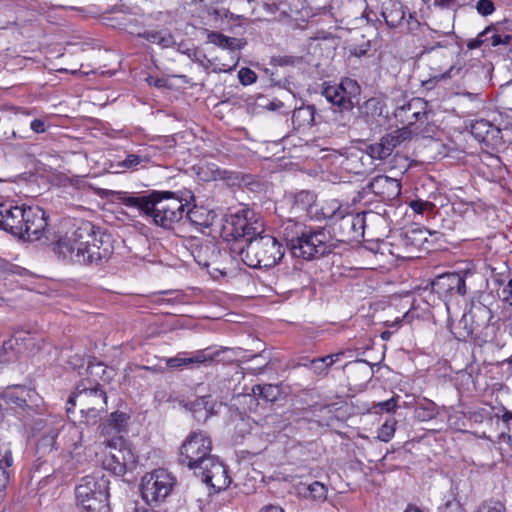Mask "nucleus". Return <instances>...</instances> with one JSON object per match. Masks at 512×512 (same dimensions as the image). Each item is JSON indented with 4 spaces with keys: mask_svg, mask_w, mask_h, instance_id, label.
Here are the masks:
<instances>
[{
    "mask_svg": "<svg viewBox=\"0 0 512 512\" xmlns=\"http://www.w3.org/2000/svg\"><path fill=\"white\" fill-rule=\"evenodd\" d=\"M224 230L233 238L230 253L250 268H270L284 256L283 245L274 236L264 234L263 223L249 209L230 214Z\"/></svg>",
    "mask_w": 512,
    "mask_h": 512,
    "instance_id": "f257e3e1",
    "label": "nucleus"
},
{
    "mask_svg": "<svg viewBox=\"0 0 512 512\" xmlns=\"http://www.w3.org/2000/svg\"><path fill=\"white\" fill-rule=\"evenodd\" d=\"M111 195L124 206L136 209L164 229H173L184 218L187 206L170 191H152L147 194L111 191Z\"/></svg>",
    "mask_w": 512,
    "mask_h": 512,
    "instance_id": "f03ea898",
    "label": "nucleus"
},
{
    "mask_svg": "<svg viewBox=\"0 0 512 512\" xmlns=\"http://www.w3.org/2000/svg\"><path fill=\"white\" fill-rule=\"evenodd\" d=\"M54 251L63 260L79 265H98L110 255L109 247L103 246L95 227L84 220L75 221L57 241Z\"/></svg>",
    "mask_w": 512,
    "mask_h": 512,
    "instance_id": "7ed1b4c3",
    "label": "nucleus"
},
{
    "mask_svg": "<svg viewBox=\"0 0 512 512\" xmlns=\"http://www.w3.org/2000/svg\"><path fill=\"white\" fill-rule=\"evenodd\" d=\"M0 229L29 241L48 238V215L39 206L0 203Z\"/></svg>",
    "mask_w": 512,
    "mask_h": 512,
    "instance_id": "20e7f679",
    "label": "nucleus"
},
{
    "mask_svg": "<svg viewBox=\"0 0 512 512\" xmlns=\"http://www.w3.org/2000/svg\"><path fill=\"white\" fill-rule=\"evenodd\" d=\"M431 43H427L423 48V55L428 57L429 68L433 72L432 77L424 82V85L431 87L432 84L451 79L461 74L462 67L451 65L443 71V65L439 63V57L443 58L444 64L452 62L455 54V39L453 32H439L432 30L430 34Z\"/></svg>",
    "mask_w": 512,
    "mask_h": 512,
    "instance_id": "39448f33",
    "label": "nucleus"
},
{
    "mask_svg": "<svg viewBox=\"0 0 512 512\" xmlns=\"http://www.w3.org/2000/svg\"><path fill=\"white\" fill-rule=\"evenodd\" d=\"M76 406L80 409L81 422L86 425L96 424L107 411V394L100 384L92 385L89 381H82L67 400V413H72Z\"/></svg>",
    "mask_w": 512,
    "mask_h": 512,
    "instance_id": "423d86ee",
    "label": "nucleus"
},
{
    "mask_svg": "<svg viewBox=\"0 0 512 512\" xmlns=\"http://www.w3.org/2000/svg\"><path fill=\"white\" fill-rule=\"evenodd\" d=\"M82 512H109V480L104 475H88L75 488Z\"/></svg>",
    "mask_w": 512,
    "mask_h": 512,
    "instance_id": "0eeeda50",
    "label": "nucleus"
},
{
    "mask_svg": "<svg viewBox=\"0 0 512 512\" xmlns=\"http://www.w3.org/2000/svg\"><path fill=\"white\" fill-rule=\"evenodd\" d=\"M102 449L101 464L105 470L116 476H123L136 467L137 458L132 449L120 435L105 440Z\"/></svg>",
    "mask_w": 512,
    "mask_h": 512,
    "instance_id": "6e6552de",
    "label": "nucleus"
},
{
    "mask_svg": "<svg viewBox=\"0 0 512 512\" xmlns=\"http://www.w3.org/2000/svg\"><path fill=\"white\" fill-rule=\"evenodd\" d=\"M299 243L293 246L291 254L296 258L314 260L331 253L337 244L329 231L325 228L314 229L307 227L303 234H300Z\"/></svg>",
    "mask_w": 512,
    "mask_h": 512,
    "instance_id": "1a4fd4ad",
    "label": "nucleus"
},
{
    "mask_svg": "<svg viewBox=\"0 0 512 512\" xmlns=\"http://www.w3.org/2000/svg\"><path fill=\"white\" fill-rule=\"evenodd\" d=\"M176 478L164 468L146 473L141 479L140 492L150 506H158L172 493Z\"/></svg>",
    "mask_w": 512,
    "mask_h": 512,
    "instance_id": "9d476101",
    "label": "nucleus"
},
{
    "mask_svg": "<svg viewBox=\"0 0 512 512\" xmlns=\"http://www.w3.org/2000/svg\"><path fill=\"white\" fill-rule=\"evenodd\" d=\"M212 440L203 430L192 431L180 447L179 463L193 471L213 455Z\"/></svg>",
    "mask_w": 512,
    "mask_h": 512,
    "instance_id": "9b49d317",
    "label": "nucleus"
},
{
    "mask_svg": "<svg viewBox=\"0 0 512 512\" xmlns=\"http://www.w3.org/2000/svg\"><path fill=\"white\" fill-rule=\"evenodd\" d=\"M1 398L11 410L22 418L33 416L42 405L40 395L34 389L22 385L6 388L2 392Z\"/></svg>",
    "mask_w": 512,
    "mask_h": 512,
    "instance_id": "f8f14e48",
    "label": "nucleus"
},
{
    "mask_svg": "<svg viewBox=\"0 0 512 512\" xmlns=\"http://www.w3.org/2000/svg\"><path fill=\"white\" fill-rule=\"evenodd\" d=\"M331 206L333 211L331 213L325 211L324 218L331 220H341V227L348 230L347 234L349 239H357L359 237H363L368 221L371 223L378 221L383 222V219L378 214L372 212L357 213L355 215L348 214L346 208H343L337 200H333L331 202Z\"/></svg>",
    "mask_w": 512,
    "mask_h": 512,
    "instance_id": "ddd939ff",
    "label": "nucleus"
},
{
    "mask_svg": "<svg viewBox=\"0 0 512 512\" xmlns=\"http://www.w3.org/2000/svg\"><path fill=\"white\" fill-rule=\"evenodd\" d=\"M468 275H472L469 269L439 275L431 283L432 291L447 305L453 297L466 295Z\"/></svg>",
    "mask_w": 512,
    "mask_h": 512,
    "instance_id": "4468645a",
    "label": "nucleus"
},
{
    "mask_svg": "<svg viewBox=\"0 0 512 512\" xmlns=\"http://www.w3.org/2000/svg\"><path fill=\"white\" fill-rule=\"evenodd\" d=\"M359 93L360 86L351 78H344L336 85L325 84L322 89V95L340 111L352 110L355 106V98Z\"/></svg>",
    "mask_w": 512,
    "mask_h": 512,
    "instance_id": "2eb2a0df",
    "label": "nucleus"
},
{
    "mask_svg": "<svg viewBox=\"0 0 512 512\" xmlns=\"http://www.w3.org/2000/svg\"><path fill=\"white\" fill-rule=\"evenodd\" d=\"M493 318L491 309L482 304H473L470 309V315H463L455 326L453 332L455 338L459 341L476 339L474 332L477 327L488 324Z\"/></svg>",
    "mask_w": 512,
    "mask_h": 512,
    "instance_id": "dca6fc26",
    "label": "nucleus"
},
{
    "mask_svg": "<svg viewBox=\"0 0 512 512\" xmlns=\"http://www.w3.org/2000/svg\"><path fill=\"white\" fill-rule=\"evenodd\" d=\"M194 474L201 477L202 481L215 492L226 489L231 478L228 476L226 466L216 456H212L194 471Z\"/></svg>",
    "mask_w": 512,
    "mask_h": 512,
    "instance_id": "f3484780",
    "label": "nucleus"
},
{
    "mask_svg": "<svg viewBox=\"0 0 512 512\" xmlns=\"http://www.w3.org/2000/svg\"><path fill=\"white\" fill-rule=\"evenodd\" d=\"M160 149L157 146H140L135 152L126 153L124 159L110 164L114 173L125 171H137L145 169L159 155Z\"/></svg>",
    "mask_w": 512,
    "mask_h": 512,
    "instance_id": "a211bd4d",
    "label": "nucleus"
},
{
    "mask_svg": "<svg viewBox=\"0 0 512 512\" xmlns=\"http://www.w3.org/2000/svg\"><path fill=\"white\" fill-rule=\"evenodd\" d=\"M395 118L404 126L423 124L428 121L427 102L422 98L414 97L403 105L397 106Z\"/></svg>",
    "mask_w": 512,
    "mask_h": 512,
    "instance_id": "6ab92c4d",
    "label": "nucleus"
},
{
    "mask_svg": "<svg viewBox=\"0 0 512 512\" xmlns=\"http://www.w3.org/2000/svg\"><path fill=\"white\" fill-rule=\"evenodd\" d=\"M426 240L424 231L420 229L400 233L392 243L394 250L391 253L398 258H412Z\"/></svg>",
    "mask_w": 512,
    "mask_h": 512,
    "instance_id": "aec40b11",
    "label": "nucleus"
},
{
    "mask_svg": "<svg viewBox=\"0 0 512 512\" xmlns=\"http://www.w3.org/2000/svg\"><path fill=\"white\" fill-rule=\"evenodd\" d=\"M402 142V137L398 131L386 134L380 138L378 142L369 144L365 148L366 156L362 155L357 157L361 162L364 158L366 160H385L388 158L394 149Z\"/></svg>",
    "mask_w": 512,
    "mask_h": 512,
    "instance_id": "412c9836",
    "label": "nucleus"
},
{
    "mask_svg": "<svg viewBox=\"0 0 512 512\" xmlns=\"http://www.w3.org/2000/svg\"><path fill=\"white\" fill-rule=\"evenodd\" d=\"M221 352H223L221 349L212 350V348H206L203 350H198L191 355L188 353H179L175 357L168 358L166 360V365L169 368H180L193 364L207 366L212 364L218 358Z\"/></svg>",
    "mask_w": 512,
    "mask_h": 512,
    "instance_id": "4be33fe9",
    "label": "nucleus"
},
{
    "mask_svg": "<svg viewBox=\"0 0 512 512\" xmlns=\"http://www.w3.org/2000/svg\"><path fill=\"white\" fill-rule=\"evenodd\" d=\"M366 189L383 200L391 201L401 194V183L395 178L378 175L367 184Z\"/></svg>",
    "mask_w": 512,
    "mask_h": 512,
    "instance_id": "5701e85b",
    "label": "nucleus"
},
{
    "mask_svg": "<svg viewBox=\"0 0 512 512\" xmlns=\"http://www.w3.org/2000/svg\"><path fill=\"white\" fill-rule=\"evenodd\" d=\"M471 133L477 140L487 143L496 142L502 138L500 128L485 119L476 120L472 123Z\"/></svg>",
    "mask_w": 512,
    "mask_h": 512,
    "instance_id": "b1692460",
    "label": "nucleus"
},
{
    "mask_svg": "<svg viewBox=\"0 0 512 512\" xmlns=\"http://www.w3.org/2000/svg\"><path fill=\"white\" fill-rule=\"evenodd\" d=\"M184 216L196 228H208L214 223L215 213L203 206H194L185 210Z\"/></svg>",
    "mask_w": 512,
    "mask_h": 512,
    "instance_id": "393cba45",
    "label": "nucleus"
},
{
    "mask_svg": "<svg viewBox=\"0 0 512 512\" xmlns=\"http://www.w3.org/2000/svg\"><path fill=\"white\" fill-rule=\"evenodd\" d=\"M207 42L232 52L241 50L246 45V41L243 39L229 37L217 31L208 32Z\"/></svg>",
    "mask_w": 512,
    "mask_h": 512,
    "instance_id": "a878e982",
    "label": "nucleus"
},
{
    "mask_svg": "<svg viewBox=\"0 0 512 512\" xmlns=\"http://www.w3.org/2000/svg\"><path fill=\"white\" fill-rule=\"evenodd\" d=\"M307 226L303 223L294 221L292 219L286 220L281 226V233L286 241V244L292 252L293 246H296L300 240V234L306 231Z\"/></svg>",
    "mask_w": 512,
    "mask_h": 512,
    "instance_id": "bb28decb",
    "label": "nucleus"
},
{
    "mask_svg": "<svg viewBox=\"0 0 512 512\" xmlns=\"http://www.w3.org/2000/svg\"><path fill=\"white\" fill-rule=\"evenodd\" d=\"M65 448L72 458H78L83 453V432L76 426H70L65 435Z\"/></svg>",
    "mask_w": 512,
    "mask_h": 512,
    "instance_id": "cd10ccee",
    "label": "nucleus"
},
{
    "mask_svg": "<svg viewBox=\"0 0 512 512\" xmlns=\"http://www.w3.org/2000/svg\"><path fill=\"white\" fill-rule=\"evenodd\" d=\"M190 250L191 255L198 265L208 267L215 247L211 242L197 240L191 244Z\"/></svg>",
    "mask_w": 512,
    "mask_h": 512,
    "instance_id": "c85d7f7f",
    "label": "nucleus"
},
{
    "mask_svg": "<svg viewBox=\"0 0 512 512\" xmlns=\"http://www.w3.org/2000/svg\"><path fill=\"white\" fill-rule=\"evenodd\" d=\"M190 411L199 423H204L214 414L211 396H202L190 404Z\"/></svg>",
    "mask_w": 512,
    "mask_h": 512,
    "instance_id": "c756f323",
    "label": "nucleus"
},
{
    "mask_svg": "<svg viewBox=\"0 0 512 512\" xmlns=\"http://www.w3.org/2000/svg\"><path fill=\"white\" fill-rule=\"evenodd\" d=\"M36 345L34 338L30 335V333L25 331L16 332L10 339L6 340L2 344V348L6 350H14L15 346H17V350L21 351V349L32 351L34 346Z\"/></svg>",
    "mask_w": 512,
    "mask_h": 512,
    "instance_id": "7c9ffc66",
    "label": "nucleus"
},
{
    "mask_svg": "<svg viewBox=\"0 0 512 512\" xmlns=\"http://www.w3.org/2000/svg\"><path fill=\"white\" fill-rule=\"evenodd\" d=\"M328 488L319 481H314L308 485L303 484L300 488V494L313 502L322 503L327 499Z\"/></svg>",
    "mask_w": 512,
    "mask_h": 512,
    "instance_id": "2f4dec72",
    "label": "nucleus"
},
{
    "mask_svg": "<svg viewBox=\"0 0 512 512\" xmlns=\"http://www.w3.org/2000/svg\"><path fill=\"white\" fill-rule=\"evenodd\" d=\"M405 7L401 3H395L391 8H386L382 16L386 24L392 28L398 27L405 19Z\"/></svg>",
    "mask_w": 512,
    "mask_h": 512,
    "instance_id": "473e14b6",
    "label": "nucleus"
},
{
    "mask_svg": "<svg viewBox=\"0 0 512 512\" xmlns=\"http://www.w3.org/2000/svg\"><path fill=\"white\" fill-rule=\"evenodd\" d=\"M58 435V429L49 428L45 435H43L37 442L36 453L43 457L44 455L52 452L55 449L56 438Z\"/></svg>",
    "mask_w": 512,
    "mask_h": 512,
    "instance_id": "72a5a7b5",
    "label": "nucleus"
},
{
    "mask_svg": "<svg viewBox=\"0 0 512 512\" xmlns=\"http://www.w3.org/2000/svg\"><path fill=\"white\" fill-rule=\"evenodd\" d=\"M128 416L123 412H113L104 427L107 434H119L125 430L127 425Z\"/></svg>",
    "mask_w": 512,
    "mask_h": 512,
    "instance_id": "f704fd0d",
    "label": "nucleus"
},
{
    "mask_svg": "<svg viewBox=\"0 0 512 512\" xmlns=\"http://www.w3.org/2000/svg\"><path fill=\"white\" fill-rule=\"evenodd\" d=\"M316 201V195L307 190H302L295 195L294 198V209L303 212H311V209Z\"/></svg>",
    "mask_w": 512,
    "mask_h": 512,
    "instance_id": "c9c22d12",
    "label": "nucleus"
},
{
    "mask_svg": "<svg viewBox=\"0 0 512 512\" xmlns=\"http://www.w3.org/2000/svg\"><path fill=\"white\" fill-rule=\"evenodd\" d=\"M285 0H258L259 7L264 11L263 18L266 20L275 19L276 14L280 12L285 14L282 10Z\"/></svg>",
    "mask_w": 512,
    "mask_h": 512,
    "instance_id": "e433bc0d",
    "label": "nucleus"
},
{
    "mask_svg": "<svg viewBox=\"0 0 512 512\" xmlns=\"http://www.w3.org/2000/svg\"><path fill=\"white\" fill-rule=\"evenodd\" d=\"M252 392L255 396H258L265 401L274 402L278 398L279 388L272 384H258L253 386Z\"/></svg>",
    "mask_w": 512,
    "mask_h": 512,
    "instance_id": "4c0bfd02",
    "label": "nucleus"
},
{
    "mask_svg": "<svg viewBox=\"0 0 512 512\" xmlns=\"http://www.w3.org/2000/svg\"><path fill=\"white\" fill-rule=\"evenodd\" d=\"M292 121L299 127L312 125L314 122V109L311 106L296 109L293 112Z\"/></svg>",
    "mask_w": 512,
    "mask_h": 512,
    "instance_id": "58836bf2",
    "label": "nucleus"
},
{
    "mask_svg": "<svg viewBox=\"0 0 512 512\" xmlns=\"http://www.w3.org/2000/svg\"><path fill=\"white\" fill-rule=\"evenodd\" d=\"M437 408L432 401L420 403L415 408V417L419 421H429L437 415Z\"/></svg>",
    "mask_w": 512,
    "mask_h": 512,
    "instance_id": "ea45409f",
    "label": "nucleus"
},
{
    "mask_svg": "<svg viewBox=\"0 0 512 512\" xmlns=\"http://www.w3.org/2000/svg\"><path fill=\"white\" fill-rule=\"evenodd\" d=\"M140 36L151 43H156L163 47L169 46L172 42V37L170 35H163L160 31H145L144 33L140 34Z\"/></svg>",
    "mask_w": 512,
    "mask_h": 512,
    "instance_id": "a19ab883",
    "label": "nucleus"
},
{
    "mask_svg": "<svg viewBox=\"0 0 512 512\" xmlns=\"http://www.w3.org/2000/svg\"><path fill=\"white\" fill-rule=\"evenodd\" d=\"M395 425L394 419L386 420L378 430V439L383 442L390 441L395 433Z\"/></svg>",
    "mask_w": 512,
    "mask_h": 512,
    "instance_id": "79ce46f5",
    "label": "nucleus"
},
{
    "mask_svg": "<svg viewBox=\"0 0 512 512\" xmlns=\"http://www.w3.org/2000/svg\"><path fill=\"white\" fill-rule=\"evenodd\" d=\"M474 512H507L501 501L489 500L483 502Z\"/></svg>",
    "mask_w": 512,
    "mask_h": 512,
    "instance_id": "37998d69",
    "label": "nucleus"
},
{
    "mask_svg": "<svg viewBox=\"0 0 512 512\" xmlns=\"http://www.w3.org/2000/svg\"><path fill=\"white\" fill-rule=\"evenodd\" d=\"M364 112L371 117L380 116L382 114L381 102L376 98L368 99L364 103Z\"/></svg>",
    "mask_w": 512,
    "mask_h": 512,
    "instance_id": "c03bdc74",
    "label": "nucleus"
},
{
    "mask_svg": "<svg viewBox=\"0 0 512 512\" xmlns=\"http://www.w3.org/2000/svg\"><path fill=\"white\" fill-rule=\"evenodd\" d=\"M238 79L242 85L247 86L256 82L257 75L250 68L244 67L239 70Z\"/></svg>",
    "mask_w": 512,
    "mask_h": 512,
    "instance_id": "a18cd8bd",
    "label": "nucleus"
},
{
    "mask_svg": "<svg viewBox=\"0 0 512 512\" xmlns=\"http://www.w3.org/2000/svg\"><path fill=\"white\" fill-rule=\"evenodd\" d=\"M409 207L418 214H423L425 211H431L434 208V204L428 201L420 199L412 200L409 203Z\"/></svg>",
    "mask_w": 512,
    "mask_h": 512,
    "instance_id": "49530a36",
    "label": "nucleus"
},
{
    "mask_svg": "<svg viewBox=\"0 0 512 512\" xmlns=\"http://www.w3.org/2000/svg\"><path fill=\"white\" fill-rule=\"evenodd\" d=\"M475 8L482 16L491 15L495 11V5L492 0H479Z\"/></svg>",
    "mask_w": 512,
    "mask_h": 512,
    "instance_id": "de8ad7c7",
    "label": "nucleus"
},
{
    "mask_svg": "<svg viewBox=\"0 0 512 512\" xmlns=\"http://www.w3.org/2000/svg\"><path fill=\"white\" fill-rule=\"evenodd\" d=\"M309 367L318 375H325L328 373V368L326 367L325 360H323L322 357L311 360Z\"/></svg>",
    "mask_w": 512,
    "mask_h": 512,
    "instance_id": "09e8293b",
    "label": "nucleus"
},
{
    "mask_svg": "<svg viewBox=\"0 0 512 512\" xmlns=\"http://www.w3.org/2000/svg\"><path fill=\"white\" fill-rule=\"evenodd\" d=\"M490 30L492 32H490L491 36L490 37L488 36V40L491 41V46L495 47L500 44H508L512 39L511 35L506 34V35L502 36L500 34H497L494 29H490Z\"/></svg>",
    "mask_w": 512,
    "mask_h": 512,
    "instance_id": "8fccbe9b",
    "label": "nucleus"
},
{
    "mask_svg": "<svg viewBox=\"0 0 512 512\" xmlns=\"http://www.w3.org/2000/svg\"><path fill=\"white\" fill-rule=\"evenodd\" d=\"M490 32H492L490 28L486 29L485 31L480 33L477 38L471 40L467 44V47L471 50L479 48L484 42L488 41V35H490Z\"/></svg>",
    "mask_w": 512,
    "mask_h": 512,
    "instance_id": "3c124183",
    "label": "nucleus"
},
{
    "mask_svg": "<svg viewBox=\"0 0 512 512\" xmlns=\"http://www.w3.org/2000/svg\"><path fill=\"white\" fill-rule=\"evenodd\" d=\"M499 297L509 305H512V279L501 289Z\"/></svg>",
    "mask_w": 512,
    "mask_h": 512,
    "instance_id": "603ef678",
    "label": "nucleus"
},
{
    "mask_svg": "<svg viewBox=\"0 0 512 512\" xmlns=\"http://www.w3.org/2000/svg\"><path fill=\"white\" fill-rule=\"evenodd\" d=\"M273 61L279 66L295 65L301 61V58L294 56H279L274 58Z\"/></svg>",
    "mask_w": 512,
    "mask_h": 512,
    "instance_id": "864d4df0",
    "label": "nucleus"
},
{
    "mask_svg": "<svg viewBox=\"0 0 512 512\" xmlns=\"http://www.w3.org/2000/svg\"><path fill=\"white\" fill-rule=\"evenodd\" d=\"M397 406V401L395 398H390L386 401L377 403L374 407H379L381 411H385L387 413L395 410Z\"/></svg>",
    "mask_w": 512,
    "mask_h": 512,
    "instance_id": "5fc2aeb1",
    "label": "nucleus"
},
{
    "mask_svg": "<svg viewBox=\"0 0 512 512\" xmlns=\"http://www.w3.org/2000/svg\"><path fill=\"white\" fill-rule=\"evenodd\" d=\"M30 128L37 134L44 133L46 131V122L40 118L33 119L30 122Z\"/></svg>",
    "mask_w": 512,
    "mask_h": 512,
    "instance_id": "6e6d98bb",
    "label": "nucleus"
},
{
    "mask_svg": "<svg viewBox=\"0 0 512 512\" xmlns=\"http://www.w3.org/2000/svg\"><path fill=\"white\" fill-rule=\"evenodd\" d=\"M500 411L502 412V415L499 416L496 414L495 417L501 419V421L505 424L506 429L510 430L509 423L512 422V411L508 410L505 406H502Z\"/></svg>",
    "mask_w": 512,
    "mask_h": 512,
    "instance_id": "4d7b16f0",
    "label": "nucleus"
},
{
    "mask_svg": "<svg viewBox=\"0 0 512 512\" xmlns=\"http://www.w3.org/2000/svg\"><path fill=\"white\" fill-rule=\"evenodd\" d=\"M10 480V471L0 464V491L6 488Z\"/></svg>",
    "mask_w": 512,
    "mask_h": 512,
    "instance_id": "13d9d810",
    "label": "nucleus"
},
{
    "mask_svg": "<svg viewBox=\"0 0 512 512\" xmlns=\"http://www.w3.org/2000/svg\"><path fill=\"white\" fill-rule=\"evenodd\" d=\"M0 464H2L6 470L10 468L13 464V457L10 450H5L4 454L2 455V458L0 459Z\"/></svg>",
    "mask_w": 512,
    "mask_h": 512,
    "instance_id": "bf43d9fd",
    "label": "nucleus"
},
{
    "mask_svg": "<svg viewBox=\"0 0 512 512\" xmlns=\"http://www.w3.org/2000/svg\"><path fill=\"white\" fill-rule=\"evenodd\" d=\"M343 356V352L331 354L322 357L323 360H325L326 367L329 369L334 363L340 360V358Z\"/></svg>",
    "mask_w": 512,
    "mask_h": 512,
    "instance_id": "052dcab7",
    "label": "nucleus"
},
{
    "mask_svg": "<svg viewBox=\"0 0 512 512\" xmlns=\"http://www.w3.org/2000/svg\"><path fill=\"white\" fill-rule=\"evenodd\" d=\"M0 348H2V345H0ZM14 356L13 350H4L0 349V363H5L11 360V358Z\"/></svg>",
    "mask_w": 512,
    "mask_h": 512,
    "instance_id": "680f3d73",
    "label": "nucleus"
},
{
    "mask_svg": "<svg viewBox=\"0 0 512 512\" xmlns=\"http://www.w3.org/2000/svg\"><path fill=\"white\" fill-rule=\"evenodd\" d=\"M458 503L454 500H448L442 507H440L441 512H451V508H458Z\"/></svg>",
    "mask_w": 512,
    "mask_h": 512,
    "instance_id": "e2e57ef3",
    "label": "nucleus"
},
{
    "mask_svg": "<svg viewBox=\"0 0 512 512\" xmlns=\"http://www.w3.org/2000/svg\"><path fill=\"white\" fill-rule=\"evenodd\" d=\"M259 512H284V510L280 506L268 504L261 508Z\"/></svg>",
    "mask_w": 512,
    "mask_h": 512,
    "instance_id": "0e129e2a",
    "label": "nucleus"
},
{
    "mask_svg": "<svg viewBox=\"0 0 512 512\" xmlns=\"http://www.w3.org/2000/svg\"><path fill=\"white\" fill-rule=\"evenodd\" d=\"M498 441L512 444V436L509 434V430L503 431L501 434H499Z\"/></svg>",
    "mask_w": 512,
    "mask_h": 512,
    "instance_id": "69168bd1",
    "label": "nucleus"
},
{
    "mask_svg": "<svg viewBox=\"0 0 512 512\" xmlns=\"http://www.w3.org/2000/svg\"><path fill=\"white\" fill-rule=\"evenodd\" d=\"M455 3V0H435V4L441 7H451Z\"/></svg>",
    "mask_w": 512,
    "mask_h": 512,
    "instance_id": "338daca9",
    "label": "nucleus"
},
{
    "mask_svg": "<svg viewBox=\"0 0 512 512\" xmlns=\"http://www.w3.org/2000/svg\"><path fill=\"white\" fill-rule=\"evenodd\" d=\"M216 172H217L218 176L220 178H222V179H229L230 178V176H228V175H230L231 172H228L226 170H223V171L217 170Z\"/></svg>",
    "mask_w": 512,
    "mask_h": 512,
    "instance_id": "774afa93",
    "label": "nucleus"
}]
</instances>
